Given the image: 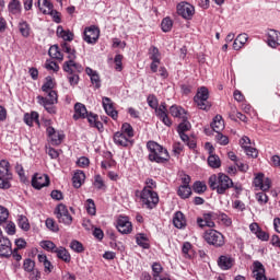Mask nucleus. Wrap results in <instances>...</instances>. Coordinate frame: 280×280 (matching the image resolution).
Masks as SVG:
<instances>
[{
  "label": "nucleus",
  "mask_w": 280,
  "mask_h": 280,
  "mask_svg": "<svg viewBox=\"0 0 280 280\" xmlns=\"http://www.w3.org/2000/svg\"><path fill=\"white\" fill-rule=\"evenodd\" d=\"M113 139L116 145H120L121 148H132V140H130L128 136L121 133V131L115 132Z\"/></svg>",
  "instance_id": "a211bd4d"
},
{
  "label": "nucleus",
  "mask_w": 280,
  "mask_h": 280,
  "mask_svg": "<svg viewBox=\"0 0 280 280\" xmlns=\"http://www.w3.org/2000/svg\"><path fill=\"white\" fill-rule=\"evenodd\" d=\"M8 218H10V211L5 207L0 206V224L8 222Z\"/></svg>",
  "instance_id": "bf43d9fd"
},
{
  "label": "nucleus",
  "mask_w": 280,
  "mask_h": 280,
  "mask_svg": "<svg viewBox=\"0 0 280 280\" xmlns=\"http://www.w3.org/2000/svg\"><path fill=\"white\" fill-rule=\"evenodd\" d=\"M235 264V259L231 255H222L218 259V266L221 270H231Z\"/></svg>",
  "instance_id": "aec40b11"
},
{
  "label": "nucleus",
  "mask_w": 280,
  "mask_h": 280,
  "mask_svg": "<svg viewBox=\"0 0 280 280\" xmlns=\"http://www.w3.org/2000/svg\"><path fill=\"white\" fill-rule=\"evenodd\" d=\"M208 185L212 191H217L220 196H224L226 191L232 189L233 179L224 173H219L218 175L213 174L209 177Z\"/></svg>",
  "instance_id": "7ed1b4c3"
},
{
  "label": "nucleus",
  "mask_w": 280,
  "mask_h": 280,
  "mask_svg": "<svg viewBox=\"0 0 280 280\" xmlns=\"http://www.w3.org/2000/svg\"><path fill=\"white\" fill-rule=\"evenodd\" d=\"M19 31H20V34H21L24 38H27V37H30V34H31V32H32V27L30 26V23H27V21L22 20V21H20V23H19Z\"/></svg>",
  "instance_id": "f704fd0d"
},
{
  "label": "nucleus",
  "mask_w": 280,
  "mask_h": 280,
  "mask_svg": "<svg viewBox=\"0 0 280 280\" xmlns=\"http://www.w3.org/2000/svg\"><path fill=\"white\" fill-rule=\"evenodd\" d=\"M49 175L47 174H35L32 178V187L34 189H43V187H49Z\"/></svg>",
  "instance_id": "2eb2a0df"
},
{
  "label": "nucleus",
  "mask_w": 280,
  "mask_h": 280,
  "mask_svg": "<svg viewBox=\"0 0 280 280\" xmlns=\"http://www.w3.org/2000/svg\"><path fill=\"white\" fill-rule=\"evenodd\" d=\"M267 43L269 47H272L273 49L280 47V32L276 30H269Z\"/></svg>",
  "instance_id": "4be33fe9"
},
{
  "label": "nucleus",
  "mask_w": 280,
  "mask_h": 280,
  "mask_svg": "<svg viewBox=\"0 0 280 280\" xmlns=\"http://www.w3.org/2000/svg\"><path fill=\"white\" fill-rule=\"evenodd\" d=\"M86 75L90 77L92 84L95 85V89H100L102 86V80H100V74L97 71L93 70L92 68H85Z\"/></svg>",
  "instance_id": "b1692460"
},
{
  "label": "nucleus",
  "mask_w": 280,
  "mask_h": 280,
  "mask_svg": "<svg viewBox=\"0 0 280 280\" xmlns=\"http://www.w3.org/2000/svg\"><path fill=\"white\" fill-rule=\"evenodd\" d=\"M85 208L89 215H95V213H97V208H95V201L93 199H88L85 201Z\"/></svg>",
  "instance_id": "5fc2aeb1"
},
{
  "label": "nucleus",
  "mask_w": 280,
  "mask_h": 280,
  "mask_svg": "<svg viewBox=\"0 0 280 280\" xmlns=\"http://www.w3.org/2000/svg\"><path fill=\"white\" fill-rule=\"evenodd\" d=\"M147 150L149 152L148 159L151 163H159L160 165L170 163V152L156 141H148Z\"/></svg>",
  "instance_id": "f03ea898"
},
{
  "label": "nucleus",
  "mask_w": 280,
  "mask_h": 280,
  "mask_svg": "<svg viewBox=\"0 0 280 280\" xmlns=\"http://www.w3.org/2000/svg\"><path fill=\"white\" fill-rule=\"evenodd\" d=\"M85 119H88L91 128H97L98 132H104V124L100 121V116H97V114H93L92 112H90L85 116Z\"/></svg>",
  "instance_id": "412c9836"
},
{
  "label": "nucleus",
  "mask_w": 280,
  "mask_h": 280,
  "mask_svg": "<svg viewBox=\"0 0 280 280\" xmlns=\"http://www.w3.org/2000/svg\"><path fill=\"white\" fill-rule=\"evenodd\" d=\"M115 165H117V162L113 159V153L109 151L106 152L105 160L101 162L102 170H108L110 167H115Z\"/></svg>",
  "instance_id": "c756f323"
},
{
  "label": "nucleus",
  "mask_w": 280,
  "mask_h": 280,
  "mask_svg": "<svg viewBox=\"0 0 280 280\" xmlns=\"http://www.w3.org/2000/svg\"><path fill=\"white\" fill-rule=\"evenodd\" d=\"M155 115L164 124V126H167L168 128L172 126V119L167 114V104L161 103V105L159 106V109H156Z\"/></svg>",
  "instance_id": "f3484780"
},
{
  "label": "nucleus",
  "mask_w": 280,
  "mask_h": 280,
  "mask_svg": "<svg viewBox=\"0 0 280 280\" xmlns=\"http://www.w3.org/2000/svg\"><path fill=\"white\" fill-rule=\"evenodd\" d=\"M142 189H147V191H154V189H156V182L152 178H147L145 186Z\"/></svg>",
  "instance_id": "e2e57ef3"
},
{
  "label": "nucleus",
  "mask_w": 280,
  "mask_h": 280,
  "mask_svg": "<svg viewBox=\"0 0 280 280\" xmlns=\"http://www.w3.org/2000/svg\"><path fill=\"white\" fill-rule=\"evenodd\" d=\"M102 103H103V108L105 113L109 117H112V119L117 121V117H119V113L115 109V103L113 102V100H110V97L104 96L102 98Z\"/></svg>",
  "instance_id": "4468645a"
},
{
  "label": "nucleus",
  "mask_w": 280,
  "mask_h": 280,
  "mask_svg": "<svg viewBox=\"0 0 280 280\" xmlns=\"http://www.w3.org/2000/svg\"><path fill=\"white\" fill-rule=\"evenodd\" d=\"M55 215L59 224H65L66 226H71L73 224V217L69 213V209L65 203H59L55 208Z\"/></svg>",
  "instance_id": "9d476101"
},
{
  "label": "nucleus",
  "mask_w": 280,
  "mask_h": 280,
  "mask_svg": "<svg viewBox=\"0 0 280 280\" xmlns=\"http://www.w3.org/2000/svg\"><path fill=\"white\" fill-rule=\"evenodd\" d=\"M162 32H172V27H174V21H172V18L167 16L162 20L161 23Z\"/></svg>",
  "instance_id": "c03bdc74"
},
{
  "label": "nucleus",
  "mask_w": 280,
  "mask_h": 280,
  "mask_svg": "<svg viewBox=\"0 0 280 280\" xmlns=\"http://www.w3.org/2000/svg\"><path fill=\"white\" fill-rule=\"evenodd\" d=\"M70 248L74 250V253H84V245L80 241H72L70 243Z\"/></svg>",
  "instance_id": "13d9d810"
},
{
  "label": "nucleus",
  "mask_w": 280,
  "mask_h": 280,
  "mask_svg": "<svg viewBox=\"0 0 280 280\" xmlns=\"http://www.w3.org/2000/svg\"><path fill=\"white\" fill-rule=\"evenodd\" d=\"M173 224L176 229H185V226H187V219H185V214L180 211H177L174 214Z\"/></svg>",
  "instance_id": "a878e982"
},
{
  "label": "nucleus",
  "mask_w": 280,
  "mask_h": 280,
  "mask_svg": "<svg viewBox=\"0 0 280 280\" xmlns=\"http://www.w3.org/2000/svg\"><path fill=\"white\" fill-rule=\"evenodd\" d=\"M192 191H195V194H199V195L205 194V191H207V184H205V182H200V180L195 182L192 185Z\"/></svg>",
  "instance_id": "a18cd8bd"
},
{
  "label": "nucleus",
  "mask_w": 280,
  "mask_h": 280,
  "mask_svg": "<svg viewBox=\"0 0 280 280\" xmlns=\"http://www.w3.org/2000/svg\"><path fill=\"white\" fill-rule=\"evenodd\" d=\"M48 56H50V58H54L55 60H65V56L60 52V48L58 47V45H54L49 48Z\"/></svg>",
  "instance_id": "c9c22d12"
},
{
  "label": "nucleus",
  "mask_w": 280,
  "mask_h": 280,
  "mask_svg": "<svg viewBox=\"0 0 280 280\" xmlns=\"http://www.w3.org/2000/svg\"><path fill=\"white\" fill-rule=\"evenodd\" d=\"M12 257V242L10 238L0 236V258L10 259Z\"/></svg>",
  "instance_id": "f8f14e48"
},
{
  "label": "nucleus",
  "mask_w": 280,
  "mask_h": 280,
  "mask_svg": "<svg viewBox=\"0 0 280 280\" xmlns=\"http://www.w3.org/2000/svg\"><path fill=\"white\" fill-rule=\"evenodd\" d=\"M122 60H124V55H116L114 58V62H115V69L117 71H122L124 70V66H122Z\"/></svg>",
  "instance_id": "680f3d73"
},
{
  "label": "nucleus",
  "mask_w": 280,
  "mask_h": 280,
  "mask_svg": "<svg viewBox=\"0 0 280 280\" xmlns=\"http://www.w3.org/2000/svg\"><path fill=\"white\" fill-rule=\"evenodd\" d=\"M254 186L260 189L262 192H257L256 194V199L260 205H266L268 202V195L264 191H268L270 187H272V180L264 173H258L253 182Z\"/></svg>",
  "instance_id": "20e7f679"
},
{
  "label": "nucleus",
  "mask_w": 280,
  "mask_h": 280,
  "mask_svg": "<svg viewBox=\"0 0 280 280\" xmlns=\"http://www.w3.org/2000/svg\"><path fill=\"white\" fill-rule=\"evenodd\" d=\"M83 40L88 43V45H95V43L100 40V28L95 25L85 27Z\"/></svg>",
  "instance_id": "9b49d317"
},
{
  "label": "nucleus",
  "mask_w": 280,
  "mask_h": 280,
  "mask_svg": "<svg viewBox=\"0 0 280 280\" xmlns=\"http://www.w3.org/2000/svg\"><path fill=\"white\" fill-rule=\"evenodd\" d=\"M203 220H206V224L209 229H215V222L213 220H218V213L215 212L205 213Z\"/></svg>",
  "instance_id": "4c0bfd02"
},
{
  "label": "nucleus",
  "mask_w": 280,
  "mask_h": 280,
  "mask_svg": "<svg viewBox=\"0 0 280 280\" xmlns=\"http://www.w3.org/2000/svg\"><path fill=\"white\" fill-rule=\"evenodd\" d=\"M148 56L151 61H161V51L156 46H151L149 48Z\"/></svg>",
  "instance_id": "ea45409f"
},
{
  "label": "nucleus",
  "mask_w": 280,
  "mask_h": 280,
  "mask_svg": "<svg viewBox=\"0 0 280 280\" xmlns=\"http://www.w3.org/2000/svg\"><path fill=\"white\" fill-rule=\"evenodd\" d=\"M30 272V280H40V272L38 269H33V271H28Z\"/></svg>",
  "instance_id": "774afa93"
},
{
  "label": "nucleus",
  "mask_w": 280,
  "mask_h": 280,
  "mask_svg": "<svg viewBox=\"0 0 280 280\" xmlns=\"http://www.w3.org/2000/svg\"><path fill=\"white\" fill-rule=\"evenodd\" d=\"M247 42H248V35L246 33L240 34L234 39L233 49H235V51H240V49L244 47V45H246Z\"/></svg>",
  "instance_id": "7c9ffc66"
},
{
  "label": "nucleus",
  "mask_w": 280,
  "mask_h": 280,
  "mask_svg": "<svg viewBox=\"0 0 280 280\" xmlns=\"http://www.w3.org/2000/svg\"><path fill=\"white\" fill-rule=\"evenodd\" d=\"M35 269H36V261L32 260V258L24 259L23 270L25 272H34Z\"/></svg>",
  "instance_id": "de8ad7c7"
},
{
  "label": "nucleus",
  "mask_w": 280,
  "mask_h": 280,
  "mask_svg": "<svg viewBox=\"0 0 280 280\" xmlns=\"http://www.w3.org/2000/svg\"><path fill=\"white\" fill-rule=\"evenodd\" d=\"M94 186L96 189H104V179L102 178V175H95L94 177Z\"/></svg>",
  "instance_id": "69168bd1"
},
{
  "label": "nucleus",
  "mask_w": 280,
  "mask_h": 280,
  "mask_svg": "<svg viewBox=\"0 0 280 280\" xmlns=\"http://www.w3.org/2000/svg\"><path fill=\"white\" fill-rule=\"evenodd\" d=\"M8 10L10 14H13L14 16L21 14L23 12V5L19 0H11L8 4Z\"/></svg>",
  "instance_id": "cd10ccee"
},
{
  "label": "nucleus",
  "mask_w": 280,
  "mask_h": 280,
  "mask_svg": "<svg viewBox=\"0 0 280 280\" xmlns=\"http://www.w3.org/2000/svg\"><path fill=\"white\" fill-rule=\"evenodd\" d=\"M57 36L65 40L63 43H71L73 40V33L71 31H66L62 26L57 27Z\"/></svg>",
  "instance_id": "473e14b6"
},
{
  "label": "nucleus",
  "mask_w": 280,
  "mask_h": 280,
  "mask_svg": "<svg viewBox=\"0 0 280 280\" xmlns=\"http://www.w3.org/2000/svg\"><path fill=\"white\" fill-rule=\"evenodd\" d=\"M10 180H12V171H10V162L8 160L0 161V189H10Z\"/></svg>",
  "instance_id": "1a4fd4ad"
},
{
  "label": "nucleus",
  "mask_w": 280,
  "mask_h": 280,
  "mask_svg": "<svg viewBox=\"0 0 280 280\" xmlns=\"http://www.w3.org/2000/svg\"><path fill=\"white\" fill-rule=\"evenodd\" d=\"M61 51L63 54H68V61H66L62 66L63 71L67 73V78L70 86H77L80 82V73L84 71V67L81 63L75 62V48L71 47L69 43H61Z\"/></svg>",
  "instance_id": "f257e3e1"
},
{
  "label": "nucleus",
  "mask_w": 280,
  "mask_h": 280,
  "mask_svg": "<svg viewBox=\"0 0 280 280\" xmlns=\"http://www.w3.org/2000/svg\"><path fill=\"white\" fill-rule=\"evenodd\" d=\"M136 196H140V202L144 209H156L159 205V194L156 191L148 189L137 190Z\"/></svg>",
  "instance_id": "423d86ee"
},
{
  "label": "nucleus",
  "mask_w": 280,
  "mask_h": 280,
  "mask_svg": "<svg viewBox=\"0 0 280 280\" xmlns=\"http://www.w3.org/2000/svg\"><path fill=\"white\" fill-rule=\"evenodd\" d=\"M37 7L43 14H54V4L49 0H38Z\"/></svg>",
  "instance_id": "393cba45"
},
{
  "label": "nucleus",
  "mask_w": 280,
  "mask_h": 280,
  "mask_svg": "<svg viewBox=\"0 0 280 280\" xmlns=\"http://www.w3.org/2000/svg\"><path fill=\"white\" fill-rule=\"evenodd\" d=\"M85 179L86 175L82 171H77L72 177L73 187H75V189H80Z\"/></svg>",
  "instance_id": "2f4dec72"
},
{
  "label": "nucleus",
  "mask_w": 280,
  "mask_h": 280,
  "mask_svg": "<svg viewBox=\"0 0 280 280\" xmlns=\"http://www.w3.org/2000/svg\"><path fill=\"white\" fill-rule=\"evenodd\" d=\"M117 230L122 235H128L132 233V222H130L128 217H119L117 220Z\"/></svg>",
  "instance_id": "dca6fc26"
},
{
  "label": "nucleus",
  "mask_w": 280,
  "mask_h": 280,
  "mask_svg": "<svg viewBox=\"0 0 280 280\" xmlns=\"http://www.w3.org/2000/svg\"><path fill=\"white\" fill-rule=\"evenodd\" d=\"M148 105L150 106V108H153V110H159V98H156V95L154 94H150L147 98Z\"/></svg>",
  "instance_id": "864d4df0"
},
{
  "label": "nucleus",
  "mask_w": 280,
  "mask_h": 280,
  "mask_svg": "<svg viewBox=\"0 0 280 280\" xmlns=\"http://www.w3.org/2000/svg\"><path fill=\"white\" fill-rule=\"evenodd\" d=\"M136 242L138 246H141L142 248H150V243L148 242V236L145 234L140 233L136 235Z\"/></svg>",
  "instance_id": "37998d69"
},
{
  "label": "nucleus",
  "mask_w": 280,
  "mask_h": 280,
  "mask_svg": "<svg viewBox=\"0 0 280 280\" xmlns=\"http://www.w3.org/2000/svg\"><path fill=\"white\" fill-rule=\"evenodd\" d=\"M170 114L172 115V117H177V118L182 117V119L183 117H186V116H183V115H186L185 108L178 105H172L170 107Z\"/></svg>",
  "instance_id": "58836bf2"
},
{
  "label": "nucleus",
  "mask_w": 280,
  "mask_h": 280,
  "mask_svg": "<svg viewBox=\"0 0 280 280\" xmlns=\"http://www.w3.org/2000/svg\"><path fill=\"white\" fill-rule=\"evenodd\" d=\"M54 86H56L54 79L51 77H47L46 82L42 86V91H44V93H51V91H54Z\"/></svg>",
  "instance_id": "09e8293b"
},
{
  "label": "nucleus",
  "mask_w": 280,
  "mask_h": 280,
  "mask_svg": "<svg viewBox=\"0 0 280 280\" xmlns=\"http://www.w3.org/2000/svg\"><path fill=\"white\" fill-rule=\"evenodd\" d=\"M177 14L186 21H191L194 14H196V9L187 2H182L177 5Z\"/></svg>",
  "instance_id": "ddd939ff"
},
{
  "label": "nucleus",
  "mask_w": 280,
  "mask_h": 280,
  "mask_svg": "<svg viewBox=\"0 0 280 280\" xmlns=\"http://www.w3.org/2000/svg\"><path fill=\"white\" fill-rule=\"evenodd\" d=\"M89 114V110H86V106L82 103H77L74 105V114L73 119L78 121V119H86V115Z\"/></svg>",
  "instance_id": "5701e85b"
},
{
  "label": "nucleus",
  "mask_w": 280,
  "mask_h": 280,
  "mask_svg": "<svg viewBox=\"0 0 280 280\" xmlns=\"http://www.w3.org/2000/svg\"><path fill=\"white\" fill-rule=\"evenodd\" d=\"M46 132L51 145H60V143H62L65 135L59 133L54 127H47Z\"/></svg>",
  "instance_id": "6ab92c4d"
},
{
  "label": "nucleus",
  "mask_w": 280,
  "mask_h": 280,
  "mask_svg": "<svg viewBox=\"0 0 280 280\" xmlns=\"http://www.w3.org/2000/svg\"><path fill=\"white\" fill-rule=\"evenodd\" d=\"M208 165L209 167H212V170H218V167L222 166V161L220 160V156L212 153L208 156Z\"/></svg>",
  "instance_id": "e433bc0d"
},
{
  "label": "nucleus",
  "mask_w": 280,
  "mask_h": 280,
  "mask_svg": "<svg viewBox=\"0 0 280 280\" xmlns=\"http://www.w3.org/2000/svg\"><path fill=\"white\" fill-rule=\"evenodd\" d=\"M211 128L213 132H222L224 130V119L220 115H217L211 122Z\"/></svg>",
  "instance_id": "72a5a7b5"
},
{
  "label": "nucleus",
  "mask_w": 280,
  "mask_h": 280,
  "mask_svg": "<svg viewBox=\"0 0 280 280\" xmlns=\"http://www.w3.org/2000/svg\"><path fill=\"white\" fill-rule=\"evenodd\" d=\"M203 240L209 246H213V248H222V246L226 244V237H224V234L215 229L206 230L203 233Z\"/></svg>",
  "instance_id": "39448f33"
},
{
  "label": "nucleus",
  "mask_w": 280,
  "mask_h": 280,
  "mask_svg": "<svg viewBox=\"0 0 280 280\" xmlns=\"http://www.w3.org/2000/svg\"><path fill=\"white\" fill-rule=\"evenodd\" d=\"M217 220H220L224 226H231V224H233V220L224 212L217 213Z\"/></svg>",
  "instance_id": "603ef678"
},
{
  "label": "nucleus",
  "mask_w": 280,
  "mask_h": 280,
  "mask_svg": "<svg viewBox=\"0 0 280 280\" xmlns=\"http://www.w3.org/2000/svg\"><path fill=\"white\" fill-rule=\"evenodd\" d=\"M215 141L219 145H229V137L223 135L222 131L217 132Z\"/></svg>",
  "instance_id": "6e6d98bb"
},
{
  "label": "nucleus",
  "mask_w": 280,
  "mask_h": 280,
  "mask_svg": "<svg viewBox=\"0 0 280 280\" xmlns=\"http://www.w3.org/2000/svg\"><path fill=\"white\" fill-rule=\"evenodd\" d=\"M55 253L58 259H61V261H65V264H71V254L69 253V250H67V248L62 246L57 247Z\"/></svg>",
  "instance_id": "c85d7f7f"
},
{
  "label": "nucleus",
  "mask_w": 280,
  "mask_h": 280,
  "mask_svg": "<svg viewBox=\"0 0 280 280\" xmlns=\"http://www.w3.org/2000/svg\"><path fill=\"white\" fill-rule=\"evenodd\" d=\"M38 104L44 106L45 110L49 113V115H56L58 109L55 104H58V93L56 91H50L47 97L42 95L37 96Z\"/></svg>",
  "instance_id": "0eeeda50"
},
{
  "label": "nucleus",
  "mask_w": 280,
  "mask_h": 280,
  "mask_svg": "<svg viewBox=\"0 0 280 280\" xmlns=\"http://www.w3.org/2000/svg\"><path fill=\"white\" fill-rule=\"evenodd\" d=\"M34 122L37 124V126H40V120H39V115L37 112H32L24 114V124H26V126H34Z\"/></svg>",
  "instance_id": "bb28decb"
},
{
  "label": "nucleus",
  "mask_w": 280,
  "mask_h": 280,
  "mask_svg": "<svg viewBox=\"0 0 280 280\" xmlns=\"http://www.w3.org/2000/svg\"><path fill=\"white\" fill-rule=\"evenodd\" d=\"M120 133L132 139V137H135V129L132 128V125L124 122L120 129Z\"/></svg>",
  "instance_id": "a19ab883"
},
{
  "label": "nucleus",
  "mask_w": 280,
  "mask_h": 280,
  "mask_svg": "<svg viewBox=\"0 0 280 280\" xmlns=\"http://www.w3.org/2000/svg\"><path fill=\"white\" fill-rule=\"evenodd\" d=\"M191 130V122L187 119V117H183V121L177 127V132H189Z\"/></svg>",
  "instance_id": "49530a36"
},
{
  "label": "nucleus",
  "mask_w": 280,
  "mask_h": 280,
  "mask_svg": "<svg viewBox=\"0 0 280 280\" xmlns=\"http://www.w3.org/2000/svg\"><path fill=\"white\" fill-rule=\"evenodd\" d=\"M177 196L182 198L183 200H186V198H189L191 196V187L190 186H179L177 190Z\"/></svg>",
  "instance_id": "79ce46f5"
},
{
  "label": "nucleus",
  "mask_w": 280,
  "mask_h": 280,
  "mask_svg": "<svg viewBox=\"0 0 280 280\" xmlns=\"http://www.w3.org/2000/svg\"><path fill=\"white\" fill-rule=\"evenodd\" d=\"M50 198H52V200L60 201V200H65V195L60 190H52L50 192Z\"/></svg>",
  "instance_id": "338daca9"
},
{
  "label": "nucleus",
  "mask_w": 280,
  "mask_h": 280,
  "mask_svg": "<svg viewBox=\"0 0 280 280\" xmlns=\"http://www.w3.org/2000/svg\"><path fill=\"white\" fill-rule=\"evenodd\" d=\"M245 152H246L247 156H250L252 159H257V156H259V151L253 147H247L245 149Z\"/></svg>",
  "instance_id": "0e129e2a"
},
{
  "label": "nucleus",
  "mask_w": 280,
  "mask_h": 280,
  "mask_svg": "<svg viewBox=\"0 0 280 280\" xmlns=\"http://www.w3.org/2000/svg\"><path fill=\"white\" fill-rule=\"evenodd\" d=\"M194 102L199 110H211V102H209V89L201 86L194 96Z\"/></svg>",
  "instance_id": "6e6552de"
},
{
  "label": "nucleus",
  "mask_w": 280,
  "mask_h": 280,
  "mask_svg": "<svg viewBox=\"0 0 280 280\" xmlns=\"http://www.w3.org/2000/svg\"><path fill=\"white\" fill-rule=\"evenodd\" d=\"M18 226L22 229V231H30V220H27V217L25 215H20L18 219Z\"/></svg>",
  "instance_id": "8fccbe9b"
},
{
  "label": "nucleus",
  "mask_w": 280,
  "mask_h": 280,
  "mask_svg": "<svg viewBox=\"0 0 280 280\" xmlns=\"http://www.w3.org/2000/svg\"><path fill=\"white\" fill-rule=\"evenodd\" d=\"M46 226L49 231H52V233H58V231H60L56 221L51 218L46 219Z\"/></svg>",
  "instance_id": "4d7b16f0"
},
{
  "label": "nucleus",
  "mask_w": 280,
  "mask_h": 280,
  "mask_svg": "<svg viewBox=\"0 0 280 280\" xmlns=\"http://www.w3.org/2000/svg\"><path fill=\"white\" fill-rule=\"evenodd\" d=\"M42 248H44V250H47L48 253H56L58 246L55 245L54 242L51 241H43L40 243Z\"/></svg>",
  "instance_id": "3c124183"
},
{
  "label": "nucleus",
  "mask_w": 280,
  "mask_h": 280,
  "mask_svg": "<svg viewBox=\"0 0 280 280\" xmlns=\"http://www.w3.org/2000/svg\"><path fill=\"white\" fill-rule=\"evenodd\" d=\"M152 272H153L154 279H156L158 277H161V273L163 272V266H161L159 262H153Z\"/></svg>",
  "instance_id": "052dcab7"
}]
</instances>
